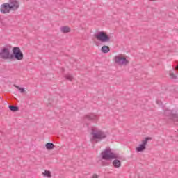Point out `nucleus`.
I'll list each match as a JSON object with an SVG mask.
<instances>
[{"mask_svg":"<svg viewBox=\"0 0 178 178\" xmlns=\"http://www.w3.org/2000/svg\"><path fill=\"white\" fill-rule=\"evenodd\" d=\"M95 38L100 41V42H109L111 41V37L105 31L98 32L95 35Z\"/></svg>","mask_w":178,"mask_h":178,"instance_id":"5","label":"nucleus"},{"mask_svg":"<svg viewBox=\"0 0 178 178\" xmlns=\"http://www.w3.org/2000/svg\"><path fill=\"white\" fill-rule=\"evenodd\" d=\"M16 88L21 92V94H24L26 92V90L24 88L19 87L18 86H15Z\"/></svg>","mask_w":178,"mask_h":178,"instance_id":"17","label":"nucleus"},{"mask_svg":"<svg viewBox=\"0 0 178 178\" xmlns=\"http://www.w3.org/2000/svg\"><path fill=\"white\" fill-rule=\"evenodd\" d=\"M65 79L66 80H69V81H73L74 78L73 77V76L70 74H67L65 75Z\"/></svg>","mask_w":178,"mask_h":178,"instance_id":"19","label":"nucleus"},{"mask_svg":"<svg viewBox=\"0 0 178 178\" xmlns=\"http://www.w3.org/2000/svg\"><path fill=\"white\" fill-rule=\"evenodd\" d=\"M111 51V49H109V47L108 46H103L101 48V51L103 52V54H108V52H109Z\"/></svg>","mask_w":178,"mask_h":178,"instance_id":"16","label":"nucleus"},{"mask_svg":"<svg viewBox=\"0 0 178 178\" xmlns=\"http://www.w3.org/2000/svg\"><path fill=\"white\" fill-rule=\"evenodd\" d=\"M152 138L147 137L145 138L144 140H142L141 144H139L136 148V152H144L145 149H147V144H148V141H151Z\"/></svg>","mask_w":178,"mask_h":178,"instance_id":"6","label":"nucleus"},{"mask_svg":"<svg viewBox=\"0 0 178 178\" xmlns=\"http://www.w3.org/2000/svg\"><path fill=\"white\" fill-rule=\"evenodd\" d=\"M11 11H12V10L10 9V7L9 6V4L8 3L1 5V6H0L1 13H3V15H6Z\"/></svg>","mask_w":178,"mask_h":178,"instance_id":"8","label":"nucleus"},{"mask_svg":"<svg viewBox=\"0 0 178 178\" xmlns=\"http://www.w3.org/2000/svg\"><path fill=\"white\" fill-rule=\"evenodd\" d=\"M170 115V119L174 120V122H178V112L177 111H168Z\"/></svg>","mask_w":178,"mask_h":178,"instance_id":"11","label":"nucleus"},{"mask_svg":"<svg viewBox=\"0 0 178 178\" xmlns=\"http://www.w3.org/2000/svg\"><path fill=\"white\" fill-rule=\"evenodd\" d=\"M113 166L114 168H120V166H122V163L120 161L115 159L113 161Z\"/></svg>","mask_w":178,"mask_h":178,"instance_id":"15","label":"nucleus"},{"mask_svg":"<svg viewBox=\"0 0 178 178\" xmlns=\"http://www.w3.org/2000/svg\"><path fill=\"white\" fill-rule=\"evenodd\" d=\"M106 136V132L97 127L92 128L90 134V138L92 141H101V140L105 139Z\"/></svg>","mask_w":178,"mask_h":178,"instance_id":"1","label":"nucleus"},{"mask_svg":"<svg viewBox=\"0 0 178 178\" xmlns=\"http://www.w3.org/2000/svg\"><path fill=\"white\" fill-rule=\"evenodd\" d=\"M45 148L48 151H52V149H54V148H55V145H54V143H47L45 144Z\"/></svg>","mask_w":178,"mask_h":178,"instance_id":"14","label":"nucleus"},{"mask_svg":"<svg viewBox=\"0 0 178 178\" xmlns=\"http://www.w3.org/2000/svg\"><path fill=\"white\" fill-rule=\"evenodd\" d=\"M86 119H88V120L97 122L98 120H99V117L95 114H89L86 115Z\"/></svg>","mask_w":178,"mask_h":178,"instance_id":"10","label":"nucleus"},{"mask_svg":"<svg viewBox=\"0 0 178 178\" xmlns=\"http://www.w3.org/2000/svg\"><path fill=\"white\" fill-rule=\"evenodd\" d=\"M8 4L10 6V9H11V10H17V9H19V1H17V0H10L9 3H8Z\"/></svg>","mask_w":178,"mask_h":178,"instance_id":"9","label":"nucleus"},{"mask_svg":"<svg viewBox=\"0 0 178 178\" xmlns=\"http://www.w3.org/2000/svg\"><path fill=\"white\" fill-rule=\"evenodd\" d=\"M101 155L102 159H104V161H111V159H116V158H118L116 154L112 152V150H111V149H104L101 153Z\"/></svg>","mask_w":178,"mask_h":178,"instance_id":"4","label":"nucleus"},{"mask_svg":"<svg viewBox=\"0 0 178 178\" xmlns=\"http://www.w3.org/2000/svg\"><path fill=\"white\" fill-rule=\"evenodd\" d=\"M42 176H44V177H47V178H51L52 177V173L49 170H44L42 172Z\"/></svg>","mask_w":178,"mask_h":178,"instance_id":"13","label":"nucleus"},{"mask_svg":"<svg viewBox=\"0 0 178 178\" xmlns=\"http://www.w3.org/2000/svg\"><path fill=\"white\" fill-rule=\"evenodd\" d=\"M13 59H16V60H23V58H24V55L23 54V52L22 50L17 47H13Z\"/></svg>","mask_w":178,"mask_h":178,"instance_id":"7","label":"nucleus"},{"mask_svg":"<svg viewBox=\"0 0 178 178\" xmlns=\"http://www.w3.org/2000/svg\"><path fill=\"white\" fill-rule=\"evenodd\" d=\"M11 48L10 46H6L0 49V58L4 60H10L13 59V55L10 54Z\"/></svg>","mask_w":178,"mask_h":178,"instance_id":"3","label":"nucleus"},{"mask_svg":"<svg viewBox=\"0 0 178 178\" xmlns=\"http://www.w3.org/2000/svg\"><path fill=\"white\" fill-rule=\"evenodd\" d=\"M113 62L117 66H127L130 63L129 56L124 54H119L113 57Z\"/></svg>","mask_w":178,"mask_h":178,"instance_id":"2","label":"nucleus"},{"mask_svg":"<svg viewBox=\"0 0 178 178\" xmlns=\"http://www.w3.org/2000/svg\"><path fill=\"white\" fill-rule=\"evenodd\" d=\"M99 177L98 176V175H97V174H94L92 177H91V178H99Z\"/></svg>","mask_w":178,"mask_h":178,"instance_id":"21","label":"nucleus"},{"mask_svg":"<svg viewBox=\"0 0 178 178\" xmlns=\"http://www.w3.org/2000/svg\"><path fill=\"white\" fill-rule=\"evenodd\" d=\"M170 76L171 79H176V75H175L172 72L170 73Z\"/></svg>","mask_w":178,"mask_h":178,"instance_id":"20","label":"nucleus"},{"mask_svg":"<svg viewBox=\"0 0 178 178\" xmlns=\"http://www.w3.org/2000/svg\"><path fill=\"white\" fill-rule=\"evenodd\" d=\"M60 31L63 34H67V33H70V31H72V29H70V27H69L67 26H63L60 28Z\"/></svg>","mask_w":178,"mask_h":178,"instance_id":"12","label":"nucleus"},{"mask_svg":"<svg viewBox=\"0 0 178 178\" xmlns=\"http://www.w3.org/2000/svg\"><path fill=\"white\" fill-rule=\"evenodd\" d=\"M8 108L10 111H12L13 112H17V111H19V108L14 106H9Z\"/></svg>","mask_w":178,"mask_h":178,"instance_id":"18","label":"nucleus"}]
</instances>
